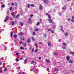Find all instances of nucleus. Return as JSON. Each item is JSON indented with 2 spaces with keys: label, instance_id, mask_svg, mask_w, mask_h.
I'll return each mask as SVG.
<instances>
[{
  "label": "nucleus",
  "instance_id": "473e14b6",
  "mask_svg": "<svg viewBox=\"0 0 74 74\" xmlns=\"http://www.w3.org/2000/svg\"><path fill=\"white\" fill-rule=\"evenodd\" d=\"M15 24V23L14 22H12V25H14Z\"/></svg>",
  "mask_w": 74,
  "mask_h": 74
},
{
  "label": "nucleus",
  "instance_id": "4be33fe9",
  "mask_svg": "<svg viewBox=\"0 0 74 74\" xmlns=\"http://www.w3.org/2000/svg\"><path fill=\"white\" fill-rule=\"evenodd\" d=\"M62 10H65V9H66V7H63L62 8Z\"/></svg>",
  "mask_w": 74,
  "mask_h": 74
},
{
  "label": "nucleus",
  "instance_id": "4c0bfd02",
  "mask_svg": "<svg viewBox=\"0 0 74 74\" xmlns=\"http://www.w3.org/2000/svg\"><path fill=\"white\" fill-rule=\"evenodd\" d=\"M54 70L55 71H56V70H57V71H58V69L56 68V69H54Z\"/></svg>",
  "mask_w": 74,
  "mask_h": 74
},
{
  "label": "nucleus",
  "instance_id": "c03bdc74",
  "mask_svg": "<svg viewBox=\"0 0 74 74\" xmlns=\"http://www.w3.org/2000/svg\"><path fill=\"white\" fill-rule=\"evenodd\" d=\"M12 16H13V18H16L15 15H13Z\"/></svg>",
  "mask_w": 74,
  "mask_h": 74
},
{
  "label": "nucleus",
  "instance_id": "e433bc0d",
  "mask_svg": "<svg viewBox=\"0 0 74 74\" xmlns=\"http://www.w3.org/2000/svg\"><path fill=\"white\" fill-rule=\"evenodd\" d=\"M30 5V4H28V5H27L28 8H29Z\"/></svg>",
  "mask_w": 74,
  "mask_h": 74
},
{
  "label": "nucleus",
  "instance_id": "2f4dec72",
  "mask_svg": "<svg viewBox=\"0 0 74 74\" xmlns=\"http://www.w3.org/2000/svg\"><path fill=\"white\" fill-rule=\"evenodd\" d=\"M33 36H35V35H36V33L35 32H33Z\"/></svg>",
  "mask_w": 74,
  "mask_h": 74
},
{
  "label": "nucleus",
  "instance_id": "e2e57ef3",
  "mask_svg": "<svg viewBox=\"0 0 74 74\" xmlns=\"http://www.w3.org/2000/svg\"><path fill=\"white\" fill-rule=\"evenodd\" d=\"M15 4H16V5H18V4L17 3H16V2H15Z\"/></svg>",
  "mask_w": 74,
  "mask_h": 74
},
{
  "label": "nucleus",
  "instance_id": "603ef678",
  "mask_svg": "<svg viewBox=\"0 0 74 74\" xmlns=\"http://www.w3.org/2000/svg\"><path fill=\"white\" fill-rule=\"evenodd\" d=\"M12 5H14V3H12Z\"/></svg>",
  "mask_w": 74,
  "mask_h": 74
},
{
  "label": "nucleus",
  "instance_id": "c9c22d12",
  "mask_svg": "<svg viewBox=\"0 0 74 74\" xmlns=\"http://www.w3.org/2000/svg\"><path fill=\"white\" fill-rule=\"evenodd\" d=\"M2 8L5 7V5H4V4L2 5Z\"/></svg>",
  "mask_w": 74,
  "mask_h": 74
},
{
  "label": "nucleus",
  "instance_id": "9b49d317",
  "mask_svg": "<svg viewBox=\"0 0 74 74\" xmlns=\"http://www.w3.org/2000/svg\"><path fill=\"white\" fill-rule=\"evenodd\" d=\"M32 40H33V41H35V39L32 36Z\"/></svg>",
  "mask_w": 74,
  "mask_h": 74
},
{
  "label": "nucleus",
  "instance_id": "5fc2aeb1",
  "mask_svg": "<svg viewBox=\"0 0 74 74\" xmlns=\"http://www.w3.org/2000/svg\"><path fill=\"white\" fill-rule=\"evenodd\" d=\"M40 22H42V20H41V19H40Z\"/></svg>",
  "mask_w": 74,
  "mask_h": 74
},
{
  "label": "nucleus",
  "instance_id": "338daca9",
  "mask_svg": "<svg viewBox=\"0 0 74 74\" xmlns=\"http://www.w3.org/2000/svg\"><path fill=\"white\" fill-rule=\"evenodd\" d=\"M20 60H22V58H21L20 59Z\"/></svg>",
  "mask_w": 74,
  "mask_h": 74
},
{
  "label": "nucleus",
  "instance_id": "f257e3e1",
  "mask_svg": "<svg viewBox=\"0 0 74 74\" xmlns=\"http://www.w3.org/2000/svg\"><path fill=\"white\" fill-rule=\"evenodd\" d=\"M46 15H47L48 16L49 18V19L48 21H49V23H52L53 21L52 20V19H51V16H50V15L48 14V13H46Z\"/></svg>",
  "mask_w": 74,
  "mask_h": 74
},
{
  "label": "nucleus",
  "instance_id": "9d476101",
  "mask_svg": "<svg viewBox=\"0 0 74 74\" xmlns=\"http://www.w3.org/2000/svg\"><path fill=\"white\" fill-rule=\"evenodd\" d=\"M46 62L47 63H50V61H49V60L48 59H47L46 60Z\"/></svg>",
  "mask_w": 74,
  "mask_h": 74
},
{
  "label": "nucleus",
  "instance_id": "a18cd8bd",
  "mask_svg": "<svg viewBox=\"0 0 74 74\" xmlns=\"http://www.w3.org/2000/svg\"><path fill=\"white\" fill-rule=\"evenodd\" d=\"M30 16L31 17H32V16H33V14H31L30 15Z\"/></svg>",
  "mask_w": 74,
  "mask_h": 74
},
{
  "label": "nucleus",
  "instance_id": "72a5a7b5",
  "mask_svg": "<svg viewBox=\"0 0 74 74\" xmlns=\"http://www.w3.org/2000/svg\"><path fill=\"white\" fill-rule=\"evenodd\" d=\"M12 7H11L10 8V11H12Z\"/></svg>",
  "mask_w": 74,
  "mask_h": 74
},
{
  "label": "nucleus",
  "instance_id": "412c9836",
  "mask_svg": "<svg viewBox=\"0 0 74 74\" xmlns=\"http://www.w3.org/2000/svg\"><path fill=\"white\" fill-rule=\"evenodd\" d=\"M37 51H38V49H36L34 51V52L36 53V52H37Z\"/></svg>",
  "mask_w": 74,
  "mask_h": 74
},
{
  "label": "nucleus",
  "instance_id": "4468645a",
  "mask_svg": "<svg viewBox=\"0 0 74 74\" xmlns=\"http://www.w3.org/2000/svg\"><path fill=\"white\" fill-rule=\"evenodd\" d=\"M60 27L61 28L60 29L61 30V31H62V32H64V31H63V30L62 29V28H63V27H62V26H60Z\"/></svg>",
  "mask_w": 74,
  "mask_h": 74
},
{
  "label": "nucleus",
  "instance_id": "4d7b16f0",
  "mask_svg": "<svg viewBox=\"0 0 74 74\" xmlns=\"http://www.w3.org/2000/svg\"><path fill=\"white\" fill-rule=\"evenodd\" d=\"M47 71H49V68H47Z\"/></svg>",
  "mask_w": 74,
  "mask_h": 74
},
{
  "label": "nucleus",
  "instance_id": "dca6fc26",
  "mask_svg": "<svg viewBox=\"0 0 74 74\" xmlns=\"http://www.w3.org/2000/svg\"><path fill=\"white\" fill-rule=\"evenodd\" d=\"M39 30V29L38 28H37L36 29H35V32H38V31Z\"/></svg>",
  "mask_w": 74,
  "mask_h": 74
},
{
  "label": "nucleus",
  "instance_id": "052dcab7",
  "mask_svg": "<svg viewBox=\"0 0 74 74\" xmlns=\"http://www.w3.org/2000/svg\"><path fill=\"white\" fill-rule=\"evenodd\" d=\"M1 32H2V30L0 29V33Z\"/></svg>",
  "mask_w": 74,
  "mask_h": 74
},
{
  "label": "nucleus",
  "instance_id": "1a4fd4ad",
  "mask_svg": "<svg viewBox=\"0 0 74 74\" xmlns=\"http://www.w3.org/2000/svg\"><path fill=\"white\" fill-rule=\"evenodd\" d=\"M64 34L65 36H69V34L67 32L65 33Z\"/></svg>",
  "mask_w": 74,
  "mask_h": 74
},
{
  "label": "nucleus",
  "instance_id": "c756f323",
  "mask_svg": "<svg viewBox=\"0 0 74 74\" xmlns=\"http://www.w3.org/2000/svg\"><path fill=\"white\" fill-rule=\"evenodd\" d=\"M19 34L20 36H22V35L23 34V33L22 32H20V33Z\"/></svg>",
  "mask_w": 74,
  "mask_h": 74
},
{
  "label": "nucleus",
  "instance_id": "20e7f679",
  "mask_svg": "<svg viewBox=\"0 0 74 74\" xmlns=\"http://www.w3.org/2000/svg\"><path fill=\"white\" fill-rule=\"evenodd\" d=\"M31 41V39L30 38H29L27 40V42H28V43H30V41Z\"/></svg>",
  "mask_w": 74,
  "mask_h": 74
},
{
  "label": "nucleus",
  "instance_id": "ea45409f",
  "mask_svg": "<svg viewBox=\"0 0 74 74\" xmlns=\"http://www.w3.org/2000/svg\"><path fill=\"white\" fill-rule=\"evenodd\" d=\"M14 37L15 38H16L17 37V35H14Z\"/></svg>",
  "mask_w": 74,
  "mask_h": 74
},
{
  "label": "nucleus",
  "instance_id": "6e6552de",
  "mask_svg": "<svg viewBox=\"0 0 74 74\" xmlns=\"http://www.w3.org/2000/svg\"><path fill=\"white\" fill-rule=\"evenodd\" d=\"M59 55V53L56 52H55L54 53V55Z\"/></svg>",
  "mask_w": 74,
  "mask_h": 74
},
{
  "label": "nucleus",
  "instance_id": "3c124183",
  "mask_svg": "<svg viewBox=\"0 0 74 74\" xmlns=\"http://www.w3.org/2000/svg\"><path fill=\"white\" fill-rule=\"evenodd\" d=\"M41 57H39V59L40 60H41Z\"/></svg>",
  "mask_w": 74,
  "mask_h": 74
},
{
  "label": "nucleus",
  "instance_id": "69168bd1",
  "mask_svg": "<svg viewBox=\"0 0 74 74\" xmlns=\"http://www.w3.org/2000/svg\"><path fill=\"white\" fill-rule=\"evenodd\" d=\"M1 73H3V71L2 70H1Z\"/></svg>",
  "mask_w": 74,
  "mask_h": 74
},
{
  "label": "nucleus",
  "instance_id": "7c9ffc66",
  "mask_svg": "<svg viewBox=\"0 0 74 74\" xmlns=\"http://www.w3.org/2000/svg\"><path fill=\"white\" fill-rule=\"evenodd\" d=\"M24 62L25 63H27V60H26V59H25V60H24Z\"/></svg>",
  "mask_w": 74,
  "mask_h": 74
},
{
  "label": "nucleus",
  "instance_id": "f704fd0d",
  "mask_svg": "<svg viewBox=\"0 0 74 74\" xmlns=\"http://www.w3.org/2000/svg\"><path fill=\"white\" fill-rule=\"evenodd\" d=\"M16 62H18L19 61V59L18 58H16Z\"/></svg>",
  "mask_w": 74,
  "mask_h": 74
},
{
  "label": "nucleus",
  "instance_id": "ddd939ff",
  "mask_svg": "<svg viewBox=\"0 0 74 74\" xmlns=\"http://www.w3.org/2000/svg\"><path fill=\"white\" fill-rule=\"evenodd\" d=\"M8 20V17L7 16V17H6V18L5 19V21H7Z\"/></svg>",
  "mask_w": 74,
  "mask_h": 74
},
{
  "label": "nucleus",
  "instance_id": "c85d7f7f",
  "mask_svg": "<svg viewBox=\"0 0 74 74\" xmlns=\"http://www.w3.org/2000/svg\"><path fill=\"white\" fill-rule=\"evenodd\" d=\"M34 63V61H32L31 62V64H33Z\"/></svg>",
  "mask_w": 74,
  "mask_h": 74
},
{
  "label": "nucleus",
  "instance_id": "f03ea898",
  "mask_svg": "<svg viewBox=\"0 0 74 74\" xmlns=\"http://www.w3.org/2000/svg\"><path fill=\"white\" fill-rule=\"evenodd\" d=\"M70 59V57L69 56H66L67 61H69Z\"/></svg>",
  "mask_w": 74,
  "mask_h": 74
},
{
  "label": "nucleus",
  "instance_id": "13d9d810",
  "mask_svg": "<svg viewBox=\"0 0 74 74\" xmlns=\"http://www.w3.org/2000/svg\"><path fill=\"white\" fill-rule=\"evenodd\" d=\"M62 48H63V49H66V47H62Z\"/></svg>",
  "mask_w": 74,
  "mask_h": 74
},
{
  "label": "nucleus",
  "instance_id": "774afa93",
  "mask_svg": "<svg viewBox=\"0 0 74 74\" xmlns=\"http://www.w3.org/2000/svg\"><path fill=\"white\" fill-rule=\"evenodd\" d=\"M19 74H22V73L21 72H19Z\"/></svg>",
  "mask_w": 74,
  "mask_h": 74
},
{
  "label": "nucleus",
  "instance_id": "6ab92c4d",
  "mask_svg": "<svg viewBox=\"0 0 74 74\" xmlns=\"http://www.w3.org/2000/svg\"><path fill=\"white\" fill-rule=\"evenodd\" d=\"M62 44L64 46H66L67 45V44L65 43H62Z\"/></svg>",
  "mask_w": 74,
  "mask_h": 74
},
{
  "label": "nucleus",
  "instance_id": "680f3d73",
  "mask_svg": "<svg viewBox=\"0 0 74 74\" xmlns=\"http://www.w3.org/2000/svg\"><path fill=\"white\" fill-rule=\"evenodd\" d=\"M26 45L25 44H24V47H25L26 46Z\"/></svg>",
  "mask_w": 74,
  "mask_h": 74
},
{
  "label": "nucleus",
  "instance_id": "bb28decb",
  "mask_svg": "<svg viewBox=\"0 0 74 74\" xmlns=\"http://www.w3.org/2000/svg\"><path fill=\"white\" fill-rule=\"evenodd\" d=\"M31 7H35V5L34 4H31Z\"/></svg>",
  "mask_w": 74,
  "mask_h": 74
},
{
  "label": "nucleus",
  "instance_id": "cd10ccee",
  "mask_svg": "<svg viewBox=\"0 0 74 74\" xmlns=\"http://www.w3.org/2000/svg\"><path fill=\"white\" fill-rule=\"evenodd\" d=\"M20 49H25V48L21 47H20Z\"/></svg>",
  "mask_w": 74,
  "mask_h": 74
},
{
  "label": "nucleus",
  "instance_id": "5701e85b",
  "mask_svg": "<svg viewBox=\"0 0 74 74\" xmlns=\"http://www.w3.org/2000/svg\"><path fill=\"white\" fill-rule=\"evenodd\" d=\"M48 46H51V42H48Z\"/></svg>",
  "mask_w": 74,
  "mask_h": 74
},
{
  "label": "nucleus",
  "instance_id": "b1692460",
  "mask_svg": "<svg viewBox=\"0 0 74 74\" xmlns=\"http://www.w3.org/2000/svg\"><path fill=\"white\" fill-rule=\"evenodd\" d=\"M69 63H73V61L71 60H69Z\"/></svg>",
  "mask_w": 74,
  "mask_h": 74
},
{
  "label": "nucleus",
  "instance_id": "37998d69",
  "mask_svg": "<svg viewBox=\"0 0 74 74\" xmlns=\"http://www.w3.org/2000/svg\"><path fill=\"white\" fill-rule=\"evenodd\" d=\"M19 42L20 44H22V42Z\"/></svg>",
  "mask_w": 74,
  "mask_h": 74
},
{
  "label": "nucleus",
  "instance_id": "0e129e2a",
  "mask_svg": "<svg viewBox=\"0 0 74 74\" xmlns=\"http://www.w3.org/2000/svg\"><path fill=\"white\" fill-rule=\"evenodd\" d=\"M35 46H37V44H35Z\"/></svg>",
  "mask_w": 74,
  "mask_h": 74
},
{
  "label": "nucleus",
  "instance_id": "6e6d98bb",
  "mask_svg": "<svg viewBox=\"0 0 74 74\" xmlns=\"http://www.w3.org/2000/svg\"><path fill=\"white\" fill-rule=\"evenodd\" d=\"M32 52H34V49H33L32 50Z\"/></svg>",
  "mask_w": 74,
  "mask_h": 74
},
{
  "label": "nucleus",
  "instance_id": "2eb2a0df",
  "mask_svg": "<svg viewBox=\"0 0 74 74\" xmlns=\"http://www.w3.org/2000/svg\"><path fill=\"white\" fill-rule=\"evenodd\" d=\"M20 25L21 26H23V23L22 22H21L20 23Z\"/></svg>",
  "mask_w": 74,
  "mask_h": 74
},
{
  "label": "nucleus",
  "instance_id": "a878e982",
  "mask_svg": "<svg viewBox=\"0 0 74 74\" xmlns=\"http://www.w3.org/2000/svg\"><path fill=\"white\" fill-rule=\"evenodd\" d=\"M7 70V68L5 67L4 69V71H6V70Z\"/></svg>",
  "mask_w": 74,
  "mask_h": 74
},
{
  "label": "nucleus",
  "instance_id": "aec40b11",
  "mask_svg": "<svg viewBox=\"0 0 74 74\" xmlns=\"http://www.w3.org/2000/svg\"><path fill=\"white\" fill-rule=\"evenodd\" d=\"M58 14L60 16H62V13L60 12H59L58 13Z\"/></svg>",
  "mask_w": 74,
  "mask_h": 74
},
{
  "label": "nucleus",
  "instance_id": "79ce46f5",
  "mask_svg": "<svg viewBox=\"0 0 74 74\" xmlns=\"http://www.w3.org/2000/svg\"><path fill=\"white\" fill-rule=\"evenodd\" d=\"M71 18L72 19H74V16H72Z\"/></svg>",
  "mask_w": 74,
  "mask_h": 74
},
{
  "label": "nucleus",
  "instance_id": "8fccbe9b",
  "mask_svg": "<svg viewBox=\"0 0 74 74\" xmlns=\"http://www.w3.org/2000/svg\"><path fill=\"white\" fill-rule=\"evenodd\" d=\"M36 71H38V73L39 72V71H38V69H36Z\"/></svg>",
  "mask_w": 74,
  "mask_h": 74
},
{
  "label": "nucleus",
  "instance_id": "a19ab883",
  "mask_svg": "<svg viewBox=\"0 0 74 74\" xmlns=\"http://www.w3.org/2000/svg\"><path fill=\"white\" fill-rule=\"evenodd\" d=\"M71 20V18H69L68 19V21H70Z\"/></svg>",
  "mask_w": 74,
  "mask_h": 74
},
{
  "label": "nucleus",
  "instance_id": "423d86ee",
  "mask_svg": "<svg viewBox=\"0 0 74 74\" xmlns=\"http://www.w3.org/2000/svg\"><path fill=\"white\" fill-rule=\"evenodd\" d=\"M28 21L30 23H32V19H31V18H29L28 19Z\"/></svg>",
  "mask_w": 74,
  "mask_h": 74
},
{
  "label": "nucleus",
  "instance_id": "0eeeda50",
  "mask_svg": "<svg viewBox=\"0 0 74 74\" xmlns=\"http://www.w3.org/2000/svg\"><path fill=\"white\" fill-rule=\"evenodd\" d=\"M39 9L40 10H41L42 9V6L41 4L40 5V6H39Z\"/></svg>",
  "mask_w": 74,
  "mask_h": 74
},
{
  "label": "nucleus",
  "instance_id": "49530a36",
  "mask_svg": "<svg viewBox=\"0 0 74 74\" xmlns=\"http://www.w3.org/2000/svg\"><path fill=\"white\" fill-rule=\"evenodd\" d=\"M19 54V53H16V55L18 56Z\"/></svg>",
  "mask_w": 74,
  "mask_h": 74
},
{
  "label": "nucleus",
  "instance_id": "a211bd4d",
  "mask_svg": "<svg viewBox=\"0 0 74 74\" xmlns=\"http://www.w3.org/2000/svg\"><path fill=\"white\" fill-rule=\"evenodd\" d=\"M10 34H11V37H12V36L13 35V33L12 32H11Z\"/></svg>",
  "mask_w": 74,
  "mask_h": 74
},
{
  "label": "nucleus",
  "instance_id": "f8f14e48",
  "mask_svg": "<svg viewBox=\"0 0 74 74\" xmlns=\"http://www.w3.org/2000/svg\"><path fill=\"white\" fill-rule=\"evenodd\" d=\"M19 15H20V14H18L16 16V18H18V17L19 16Z\"/></svg>",
  "mask_w": 74,
  "mask_h": 74
},
{
  "label": "nucleus",
  "instance_id": "09e8293b",
  "mask_svg": "<svg viewBox=\"0 0 74 74\" xmlns=\"http://www.w3.org/2000/svg\"><path fill=\"white\" fill-rule=\"evenodd\" d=\"M61 40H62V39H60L58 40V41H59V42H60V41H61Z\"/></svg>",
  "mask_w": 74,
  "mask_h": 74
},
{
  "label": "nucleus",
  "instance_id": "7ed1b4c3",
  "mask_svg": "<svg viewBox=\"0 0 74 74\" xmlns=\"http://www.w3.org/2000/svg\"><path fill=\"white\" fill-rule=\"evenodd\" d=\"M43 1L44 3L45 4H48V1L47 0H43Z\"/></svg>",
  "mask_w": 74,
  "mask_h": 74
},
{
  "label": "nucleus",
  "instance_id": "864d4df0",
  "mask_svg": "<svg viewBox=\"0 0 74 74\" xmlns=\"http://www.w3.org/2000/svg\"><path fill=\"white\" fill-rule=\"evenodd\" d=\"M25 72H23L22 73V74H25Z\"/></svg>",
  "mask_w": 74,
  "mask_h": 74
},
{
  "label": "nucleus",
  "instance_id": "39448f33",
  "mask_svg": "<svg viewBox=\"0 0 74 74\" xmlns=\"http://www.w3.org/2000/svg\"><path fill=\"white\" fill-rule=\"evenodd\" d=\"M48 31H51V33H54V31H53V30H52L51 29H48Z\"/></svg>",
  "mask_w": 74,
  "mask_h": 74
},
{
  "label": "nucleus",
  "instance_id": "393cba45",
  "mask_svg": "<svg viewBox=\"0 0 74 74\" xmlns=\"http://www.w3.org/2000/svg\"><path fill=\"white\" fill-rule=\"evenodd\" d=\"M40 25V23L39 22H38L36 24L37 26H39Z\"/></svg>",
  "mask_w": 74,
  "mask_h": 74
},
{
  "label": "nucleus",
  "instance_id": "f3484780",
  "mask_svg": "<svg viewBox=\"0 0 74 74\" xmlns=\"http://www.w3.org/2000/svg\"><path fill=\"white\" fill-rule=\"evenodd\" d=\"M70 53L71 54H72V55H74V52H73L72 51H71Z\"/></svg>",
  "mask_w": 74,
  "mask_h": 74
},
{
  "label": "nucleus",
  "instance_id": "de8ad7c7",
  "mask_svg": "<svg viewBox=\"0 0 74 74\" xmlns=\"http://www.w3.org/2000/svg\"><path fill=\"white\" fill-rule=\"evenodd\" d=\"M46 36H47V34H44V36L45 37H46Z\"/></svg>",
  "mask_w": 74,
  "mask_h": 74
},
{
  "label": "nucleus",
  "instance_id": "58836bf2",
  "mask_svg": "<svg viewBox=\"0 0 74 74\" xmlns=\"http://www.w3.org/2000/svg\"><path fill=\"white\" fill-rule=\"evenodd\" d=\"M71 22H74V19L71 20Z\"/></svg>",
  "mask_w": 74,
  "mask_h": 74
},
{
  "label": "nucleus",
  "instance_id": "bf43d9fd",
  "mask_svg": "<svg viewBox=\"0 0 74 74\" xmlns=\"http://www.w3.org/2000/svg\"><path fill=\"white\" fill-rule=\"evenodd\" d=\"M8 13H9V11L8 10V11H7V14H8Z\"/></svg>",
  "mask_w": 74,
  "mask_h": 74
}]
</instances>
